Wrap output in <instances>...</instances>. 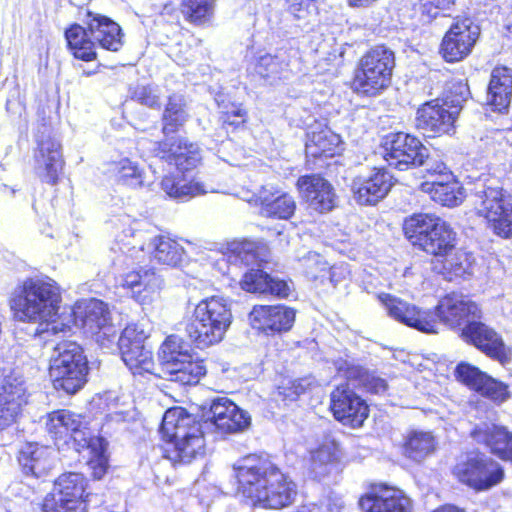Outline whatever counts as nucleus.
I'll list each match as a JSON object with an SVG mask.
<instances>
[{
	"label": "nucleus",
	"mask_w": 512,
	"mask_h": 512,
	"mask_svg": "<svg viewBox=\"0 0 512 512\" xmlns=\"http://www.w3.org/2000/svg\"><path fill=\"white\" fill-rule=\"evenodd\" d=\"M62 301L61 287L54 279L27 277L17 284L8 305L16 320L37 324L33 336L46 343L71 330L68 322L59 319Z\"/></svg>",
	"instance_id": "f257e3e1"
},
{
	"label": "nucleus",
	"mask_w": 512,
	"mask_h": 512,
	"mask_svg": "<svg viewBox=\"0 0 512 512\" xmlns=\"http://www.w3.org/2000/svg\"><path fill=\"white\" fill-rule=\"evenodd\" d=\"M236 492L253 508L281 510L291 506L296 484L264 454L251 453L234 465Z\"/></svg>",
	"instance_id": "f03ea898"
},
{
	"label": "nucleus",
	"mask_w": 512,
	"mask_h": 512,
	"mask_svg": "<svg viewBox=\"0 0 512 512\" xmlns=\"http://www.w3.org/2000/svg\"><path fill=\"white\" fill-rule=\"evenodd\" d=\"M377 299L390 317L424 333H438L440 323L452 330H461L468 322L482 317L479 304L459 291L444 294L432 309L427 310L389 293H380Z\"/></svg>",
	"instance_id": "7ed1b4c3"
},
{
	"label": "nucleus",
	"mask_w": 512,
	"mask_h": 512,
	"mask_svg": "<svg viewBox=\"0 0 512 512\" xmlns=\"http://www.w3.org/2000/svg\"><path fill=\"white\" fill-rule=\"evenodd\" d=\"M160 432L163 456L173 464H188L205 455L206 440L201 421L185 408L174 406L167 409Z\"/></svg>",
	"instance_id": "20e7f679"
},
{
	"label": "nucleus",
	"mask_w": 512,
	"mask_h": 512,
	"mask_svg": "<svg viewBox=\"0 0 512 512\" xmlns=\"http://www.w3.org/2000/svg\"><path fill=\"white\" fill-rule=\"evenodd\" d=\"M470 96L467 79L446 82L443 95L421 103L415 113V127L430 137L455 132L456 121Z\"/></svg>",
	"instance_id": "39448f33"
},
{
	"label": "nucleus",
	"mask_w": 512,
	"mask_h": 512,
	"mask_svg": "<svg viewBox=\"0 0 512 512\" xmlns=\"http://www.w3.org/2000/svg\"><path fill=\"white\" fill-rule=\"evenodd\" d=\"M395 68V52L384 43L375 44L355 62L349 88L361 98L377 97L391 86Z\"/></svg>",
	"instance_id": "423d86ee"
},
{
	"label": "nucleus",
	"mask_w": 512,
	"mask_h": 512,
	"mask_svg": "<svg viewBox=\"0 0 512 512\" xmlns=\"http://www.w3.org/2000/svg\"><path fill=\"white\" fill-rule=\"evenodd\" d=\"M232 311L221 297L210 296L200 300L185 323V333L199 349L220 343L232 323Z\"/></svg>",
	"instance_id": "0eeeda50"
},
{
	"label": "nucleus",
	"mask_w": 512,
	"mask_h": 512,
	"mask_svg": "<svg viewBox=\"0 0 512 512\" xmlns=\"http://www.w3.org/2000/svg\"><path fill=\"white\" fill-rule=\"evenodd\" d=\"M57 354L49 365L53 387L69 395L77 393L87 382L89 361L84 348L76 341H62L54 348Z\"/></svg>",
	"instance_id": "6e6552de"
},
{
	"label": "nucleus",
	"mask_w": 512,
	"mask_h": 512,
	"mask_svg": "<svg viewBox=\"0 0 512 512\" xmlns=\"http://www.w3.org/2000/svg\"><path fill=\"white\" fill-rule=\"evenodd\" d=\"M450 472L457 483L474 492L488 491L505 479L504 467L478 449L461 453Z\"/></svg>",
	"instance_id": "1a4fd4ad"
},
{
	"label": "nucleus",
	"mask_w": 512,
	"mask_h": 512,
	"mask_svg": "<svg viewBox=\"0 0 512 512\" xmlns=\"http://www.w3.org/2000/svg\"><path fill=\"white\" fill-rule=\"evenodd\" d=\"M90 496L89 481L85 476L64 472L53 481L39 507L41 512H87Z\"/></svg>",
	"instance_id": "9d476101"
},
{
	"label": "nucleus",
	"mask_w": 512,
	"mask_h": 512,
	"mask_svg": "<svg viewBox=\"0 0 512 512\" xmlns=\"http://www.w3.org/2000/svg\"><path fill=\"white\" fill-rule=\"evenodd\" d=\"M73 317L74 324L83 334L101 346L112 343L117 336L109 305L103 300L89 298L78 303L74 308Z\"/></svg>",
	"instance_id": "9b49d317"
},
{
	"label": "nucleus",
	"mask_w": 512,
	"mask_h": 512,
	"mask_svg": "<svg viewBox=\"0 0 512 512\" xmlns=\"http://www.w3.org/2000/svg\"><path fill=\"white\" fill-rule=\"evenodd\" d=\"M381 148L388 165L400 171L421 167L428 157L422 141L416 135L403 131L386 134Z\"/></svg>",
	"instance_id": "f8f14e48"
},
{
	"label": "nucleus",
	"mask_w": 512,
	"mask_h": 512,
	"mask_svg": "<svg viewBox=\"0 0 512 512\" xmlns=\"http://www.w3.org/2000/svg\"><path fill=\"white\" fill-rule=\"evenodd\" d=\"M162 352L169 365V380L179 385L192 386L199 383L206 375V366L203 359L194 357L188 351L180 350L179 339L168 336L162 344Z\"/></svg>",
	"instance_id": "ddd939ff"
},
{
	"label": "nucleus",
	"mask_w": 512,
	"mask_h": 512,
	"mask_svg": "<svg viewBox=\"0 0 512 512\" xmlns=\"http://www.w3.org/2000/svg\"><path fill=\"white\" fill-rule=\"evenodd\" d=\"M146 338L147 334L139 324L130 323L118 339L121 359L133 375H156L153 353L144 345Z\"/></svg>",
	"instance_id": "4468645a"
},
{
	"label": "nucleus",
	"mask_w": 512,
	"mask_h": 512,
	"mask_svg": "<svg viewBox=\"0 0 512 512\" xmlns=\"http://www.w3.org/2000/svg\"><path fill=\"white\" fill-rule=\"evenodd\" d=\"M28 396L22 376L13 369L0 368V431L19 422Z\"/></svg>",
	"instance_id": "2eb2a0df"
},
{
	"label": "nucleus",
	"mask_w": 512,
	"mask_h": 512,
	"mask_svg": "<svg viewBox=\"0 0 512 512\" xmlns=\"http://www.w3.org/2000/svg\"><path fill=\"white\" fill-rule=\"evenodd\" d=\"M477 214L486 220L487 226L502 238L512 237V200L500 187H487L480 196Z\"/></svg>",
	"instance_id": "dca6fc26"
},
{
	"label": "nucleus",
	"mask_w": 512,
	"mask_h": 512,
	"mask_svg": "<svg viewBox=\"0 0 512 512\" xmlns=\"http://www.w3.org/2000/svg\"><path fill=\"white\" fill-rule=\"evenodd\" d=\"M480 36V28L469 17L456 18L445 32L439 54L446 63H457L466 59Z\"/></svg>",
	"instance_id": "f3484780"
},
{
	"label": "nucleus",
	"mask_w": 512,
	"mask_h": 512,
	"mask_svg": "<svg viewBox=\"0 0 512 512\" xmlns=\"http://www.w3.org/2000/svg\"><path fill=\"white\" fill-rule=\"evenodd\" d=\"M329 410L337 422L352 429L361 428L370 415L367 401L347 385L331 391Z\"/></svg>",
	"instance_id": "a211bd4d"
},
{
	"label": "nucleus",
	"mask_w": 512,
	"mask_h": 512,
	"mask_svg": "<svg viewBox=\"0 0 512 512\" xmlns=\"http://www.w3.org/2000/svg\"><path fill=\"white\" fill-rule=\"evenodd\" d=\"M153 152L155 157L173 166L183 176L191 173L202 162L198 144L184 137L161 139L155 143Z\"/></svg>",
	"instance_id": "6ab92c4d"
},
{
	"label": "nucleus",
	"mask_w": 512,
	"mask_h": 512,
	"mask_svg": "<svg viewBox=\"0 0 512 512\" xmlns=\"http://www.w3.org/2000/svg\"><path fill=\"white\" fill-rule=\"evenodd\" d=\"M460 337L502 365L511 361V350L505 344L502 335L480 319H475L463 326Z\"/></svg>",
	"instance_id": "aec40b11"
},
{
	"label": "nucleus",
	"mask_w": 512,
	"mask_h": 512,
	"mask_svg": "<svg viewBox=\"0 0 512 512\" xmlns=\"http://www.w3.org/2000/svg\"><path fill=\"white\" fill-rule=\"evenodd\" d=\"M362 512H412L413 502L406 493L386 483H371L359 497Z\"/></svg>",
	"instance_id": "412c9836"
},
{
	"label": "nucleus",
	"mask_w": 512,
	"mask_h": 512,
	"mask_svg": "<svg viewBox=\"0 0 512 512\" xmlns=\"http://www.w3.org/2000/svg\"><path fill=\"white\" fill-rule=\"evenodd\" d=\"M454 376L459 383L469 390L496 404H501L510 397L508 384L491 377L470 363H458L454 370Z\"/></svg>",
	"instance_id": "4be33fe9"
},
{
	"label": "nucleus",
	"mask_w": 512,
	"mask_h": 512,
	"mask_svg": "<svg viewBox=\"0 0 512 512\" xmlns=\"http://www.w3.org/2000/svg\"><path fill=\"white\" fill-rule=\"evenodd\" d=\"M33 159L42 182L55 186L61 181L65 159L62 145L53 135L41 134L36 138Z\"/></svg>",
	"instance_id": "5701e85b"
},
{
	"label": "nucleus",
	"mask_w": 512,
	"mask_h": 512,
	"mask_svg": "<svg viewBox=\"0 0 512 512\" xmlns=\"http://www.w3.org/2000/svg\"><path fill=\"white\" fill-rule=\"evenodd\" d=\"M78 18L86 26L96 44L102 49L118 52L123 47V30L112 18L92 11L87 7H79Z\"/></svg>",
	"instance_id": "b1692460"
},
{
	"label": "nucleus",
	"mask_w": 512,
	"mask_h": 512,
	"mask_svg": "<svg viewBox=\"0 0 512 512\" xmlns=\"http://www.w3.org/2000/svg\"><path fill=\"white\" fill-rule=\"evenodd\" d=\"M302 200L318 213H327L336 207L337 196L333 185L320 173L301 175L296 181Z\"/></svg>",
	"instance_id": "393cba45"
},
{
	"label": "nucleus",
	"mask_w": 512,
	"mask_h": 512,
	"mask_svg": "<svg viewBox=\"0 0 512 512\" xmlns=\"http://www.w3.org/2000/svg\"><path fill=\"white\" fill-rule=\"evenodd\" d=\"M249 319L254 329L266 335L281 334L293 327L296 310L283 304L254 305Z\"/></svg>",
	"instance_id": "a878e982"
},
{
	"label": "nucleus",
	"mask_w": 512,
	"mask_h": 512,
	"mask_svg": "<svg viewBox=\"0 0 512 512\" xmlns=\"http://www.w3.org/2000/svg\"><path fill=\"white\" fill-rule=\"evenodd\" d=\"M476 257L465 248H449L446 253L431 259V269L446 281L468 279L473 275Z\"/></svg>",
	"instance_id": "bb28decb"
},
{
	"label": "nucleus",
	"mask_w": 512,
	"mask_h": 512,
	"mask_svg": "<svg viewBox=\"0 0 512 512\" xmlns=\"http://www.w3.org/2000/svg\"><path fill=\"white\" fill-rule=\"evenodd\" d=\"M476 257L465 248H449L446 253L431 259V269L446 281L468 279L473 275Z\"/></svg>",
	"instance_id": "cd10ccee"
},
{
	"label": "nucleus",
	"mask_w": 512,
	"mask_h": 512,
	"mask_svg": "<svg viewBox=\"0 0 512 512\" xmlns=\"http://www.w3.org/2000/svg\"><path fill=\"white\" fill-rule=\"evenodd\" d=\"M209 420L216 431L224 435L242 432L251 422L249 414L227 397H218L211 402Z\"/></svg>",
	"instance_id": "c85d7f7f"
},
{
	"label": "nucleus",
	"mask_w": 512,
	"mask_h": 512,
	"mask_svg": "<svg viewBox=\"0 0 512 512\" xmlns=\"http://www.w3.org/2000/svg\"><path fill=\"white\" fill-rule=\"evenodd\" d=\"M304 151L307 160L329 159L341 155V136L323 124L312 126L306 133Z\"/></svg>",
	"instance_id": "c756f323"
},
{
	"label": "nucleus",
	"mask_w": 512,
	"mask_h": 512,
	"mask_svg": "<svg viewBox=\"0 0 512 512\" xmlns=\"http://www.w3.org/2000/svg\"><path fill=\"white\" fill-rule=\"evenodd\" d=\"M262 216L277 220H289L296 211L297 204L293 196L278 188L262 186L252 199Z\"/></svg>",
	"instance_id": "7c9ffc66"
},
{
	"label": "nucleus",
	"mask_w": 512,
	"mask_h": 512,
	"mask_svg": "<svg viewBox=\"0 0 512 512\" xmlns=\"http://www.w3.org/2000/svg\"><path fill=\"white\" fill-rule=\"evenodd\" d=\"M83 416L68 409H56L46 415L45 428L55 445H69L82 433Z\"/></svg>",
	"instance_id": "2f4dec72"
},
{
	"label": "nucleus",
	"mask_w": 512,
	"mask_h": 512,
	"mask_svg": "<svg viewBox=\"0 0 512 512\" xmlns=\"http://www.w3.org/2000/svg\"><path fill=\"white\" fill-rule=\"evenodd\" d=\"M16 461L21 473L34 479L48 476L53 469L49 448L34 442H27L18 449Z\"/></svg>",
	"instance_id": "473e14b6"
},
{
	"label": "nucleus",
	"mask_w": 512,
	"mask_h": 512,
	"mask_svg": "<svg viewBox=\"0 0 512 512\" xmlns=\"http://www.w3.org/2000/svg\"><path fill=\"white\" fill-rule=\"evenodd\" d=\"M471 437L488 448L491 455L512 465V431L502 425L474 427Z\"/></svg>",
	"instance_id": "72a5a7b5"
},
{
	"label": "nucleus",
	"mask_w": 512,
	"mask_h": 512,
	"mask_svg": "<svg viewBox=\"0 0 512 512\" xmlns=\"http://www.w3.org/2000/svg\"><path fill=\"white\" fill-rule=\"evenodd\" d=\"M241 288L252 294L269 295L277 299H287L291 287L286 280L272 277L262 269H249L240 280Z\"/></svg>",
	"instance_id": "f704fd0d"
},
{
	"label": "nucleus",
	"mask_w": 512,
	"mask_h": 512,
	"mask_svg": "<svg viewBox=\"0 0 512 512\" xmlns=\"http://www.w3.org/2000/svg\"><path fill=\"white\" fill-rule=\"evenodd\" d=\"M512 98V69L505 65L495 66L487 87V102L492 110L507 112Z\"/></svg>",
	"instance_id": "c9c22d12"
},
{
	"label": "nucleus",
	"mask_w": 512,
	"mask_h": 512,
	"mask_svg": "<svg viewBox=\"0 0 512 512\" xmlns=\"http://www.w3.org/2000/svg\"><path fill=\"white\" fill-rule=\"evenodd\" d=\"M392 185V175L384 168L376 169L353 189V196L359 205H374L388 194Z\"/></svg>",
	"instance_id": "e433bc0d"
},
{
	"label": "nucleus",
	"mask_w": 512,
	"mask_h": 512,
	"mask_svg": "<svg viewBox=\"0 0 512 512\" xmlns=\"http://www.w3.org/2000/svg\"><path fill=\"white\" fill-rule=\"evenodd\" d=\"M401 454L415 463H422L438 449V441L431 431L413 429L407 432L401 445Z\"/></svg>",
	"instance_id": "4c0bfd02"
},
{
	"label": "nucleus",
	"mask_w": 512,
	"mask_h": 512,
	"mask_svg": "<svg viewBox=\"0 0 512 512\" xmlns=\"http://www.w3.org/2000/svg\"><path fill=\"white\" fill-rule=\"evenodd\" d=\"M64 37L66 47L73 58L83 62L97 60V44L83 23L69 24L64 31Z\"/></svg>",
	"instance_id": "58836bf2"
},
{
	"label": "nucleus",
	"mask_w": 512,
	"mask_h": 512,
	"mask_svg": "<svg viewBox=\"0 0 512 512\" xmlns=\"http://www.w3.org/2000/svg\"><path fill=\"white\" fill-rule=\"evenodd\" d=\"M420 190L442 207L454 208L465 199V189L458 178L447 182H422Z\"/></svg>",
	"instance_id": "ea45409f"
},
{
	"label": "nucleus",
	"mask_w": 512,
	"mask_h": 512,
	"mask_svg": "<svg viewBox=\"0 0 512 512\" xmlns=\"http://www.w3.org/2000/svg\"><path fill=\"white\" fill-rule=\"evenodd\" d=\"M435 213L416 212L404 218L402 231L410 244L418 249L441 221Z\"/></svg>",
	"instance_id": "a19ab883"
},
{
	"label": "nucleus",
	"mask_w": 512,
	"mask_h": 512,
	"mask_svg": "<svg viewBox=\"0 0 512 512\" xmlns=\"http://www.w3.org/2000/svg\"><path fill=\"white\" fill-rule=\"evenodd\" d=\"M435 213L416 212L404 218L402 231L410 244L418 249L441 221Z\"/></svg>",
	"instance_id": "79ce46f5"
},
{
	"label": "nucleus",
	"mask_w": 512,
	"mask_h": 512,
	"mask_svg": "<svg viewBox=\"0 0 512 512\" xmlns=\"http://www.w3.org/2000/svg\"><path fill=\"white\" fill-rule=\"evenodd\" d=\"M189 119L188 104L184 95H168L161 116V132L164 136L179 132Z\"/></svg>",
	"instance_id": "37998d69"
},
{
	"label": "nucleus",
	"mask_w": 512,
	"mask_h": 512,
	"mask_svg": "<svg viewBox=\"0 0 512 512\" xmlns=\"http://www.w3.org/2000/svg\"><path fill=\"white\" fill-rule=\"evenodd\" d=\"M455 245H457V233L450 223L442 218L418 250L434 259L437 255L446 253L449 248H455Z\"/></svg>",
	"instance_id": "c03bdc74"
},
{
	"label": "nucleus",
	"mask_w": 512,
	"mask_h": 512,
	"mask_svg": "<svg viewBox=\"0 0 512 512\" xmlns=\"http://www.w3.org/2000/svg\"><path fill=\"white\" fill-rule=\"evenodd\" d=\"M248 122L249 112L243 103L224 100L218 102V123L226 134L243 131Z\"/></svg>",
	"instance_id": "a18cd8bd"
},
{
	"label": "nucleus",
	"mask_w": 512,
	"mask_h": 512,
	"mask_svg": "<svg viewBox=\"0 0 512 512\" xmlns=\"http://www.w3.org/2000/svg\"><path fill=\"white\" fill-rule=\"evenodd\" d=\"M217 0H181L179 10L184 20L194 27L211 25Z\"/></svg>",
	"instance_id": "49530a36"
},
{
	"label": "nucleus",
	"mask_w": 512,
	"mask_h": 512,
	"mask_svg": "<svg viewBox=\"0 0 512 512\" xmlns=\"http://www.w3.org/2000/svg\"><path fill=\"white\" fill-rule=\"evenodd\" d=\"M108 172L117 184L128 188H138L144 184V170L129 158L110 162Z\"/></svg>",
	"instance_id": "de8ad7c7"
},
{
	"label": "nucleus",
	"mask_w": 512,
	"mask_h": 512,
	"mask_svg": "<svg viewBox=\"0 0 512 512\" xmlns=\"http://www.w3.org/2000/svg\"><path fill=\"white\" fill-rule=\"evenodd\" d=\"M154 273L151 270H133L123 277L121 287L131 292L132 298L141 305L151 302L152 285L149 278Z\"/></svg>",
	"instance_id": "09e8293b"
},
{
	"label": "nucleus",
	"mask_w": 512,
	"mask_h": 512,
	"mask_svg": "<svg viewBox=\"0 0 512 512\" xmlns=\"http://www.w3.org/2000/svg\"><path fill=\"white\" fill-rule=\"evenodd\" d=\"M152 255L161 265L176 267L183 259L185 250L175 239L165 235H158L153 239Z\"/></svg>",
	"instance_id": "8fccbe9b"
},
{
	"label": "nucleus",
	"mask_w": 512,
	"mask_h": 512,
	"mask_svg": "<svg viewBox=\"0 0 512 512\" xmlns=\"http://www.w3.org/2000/svg\"><path fill=\"white\" fill-rule=\"evenodd\" d=\"M202 39L187 28H181L179 39L172 47L171 53L179 65H187L192 62L202 46Z\"/></svg>",
	"instance_id": "3c124183"
},
{
	"label": "nucleus",
	"mask_w": 512,
	"mask_h": 512,
	"mask_svg": "<svg viewBox=\"0 0 512 512\" xmlns=\"http://www.w3.org/2000/svg\"><path fill=\"white\" fill-rule=\"evenodd\" d=\"M108 443L102 436H91L87 440V448L90 451V456L87 460V465L91 470V476L99 480L108 470Z\"/></svg>",
	"instance_id": "603ef678"
},
{
	"label": "nucleus",
	"mask_w": 512,
	"mask_h": 512,
	"mask_svg": "<svg viewBox=\"0 0 512 512\" xmlns=\"http://www.w3.org/2000/svg\"><path fill=\"white\" fill-rule=\"evenodd\" d=\"M288 67V61L281 59L278 55L266 53L254 60L252 72L263 79H276L280 78Z\"/></svg>",
	"instance_id": "864d4df0"
},
{
	"label": "nucleus",
	"mask_w": 512,
	"mask_h": 512,
	"mask_svg": "<svg viewBox=\"0 0 512 512\" xmlns=\"http://www.w3.org/2000/svg\"><path fill=\"white\" fill-rule=\"evenodd\" d=\"M162 189L173 198L193 197L204 193L202 185L194 182H185L175 176H166L161 182Z\"/></svg>",
	"instance_id": "5fc2aeb1"
},
{
	"label": "nucleus",
	"mask_w": 512,
	"mask_h": 512,
	"mask_svg": "<svg viewBox=\"0 0 512 512\" xmlns=\"http://www.w3.org/2000/svg\"><path fill=\"white\" fill-rule=\"evenodd\" d=\"M318 0H285L287 12L298 21L305 23L319 13Z\"/></svg>",
	"instance_id": "6e6d98bb"
},
{
	"label": "nucleus",
	"mask_w": 512,
	"mask_h": 512,
	"mask_svg": "<svg viewBox=\"0 0 512 512\" xmlns=\"http://www.w3.org/2000/svg\"><path fill=\"white\" fill-rule=\"evenodd\" d=\"M454 0H413V10L431 21L454 6Z\"/></svg>",
	"instance_id": "4d7b16f0"
},
{
	"label": "nucleus",
	"mask_w": 512,
	"mask_h": 512,
	"mask_svg": "<svg viewBox=\"0 0 512 512\" xmlns=\"http://www.w3.org/2000/svg\"><path fill=\"white\" fill-rule=\"evenodd\" d=\"M229 260L245 266L253 264L257 259L255 247L249 241L234 242L227 248Z\"/></svg>",
	"instance_id": "13d9d810"
},
{
	"label": "nucleus",
	"mask_w": 512,
	"mask_h": 512,
	"mask_svg": "<svg viewBox=\"0 0 512 512\" xmlns=\"http://www.w3.org/2000/svg\"><path fill=\"white\" fill-rule=\"evenodd\" d=\"M367 369L361 365L350 364L343 362L337 367V374L342 377L345 382L341 385H347V387L360 389L364 377L367 373Z\"/></svg>",
	"instance_id": "bf43d9fd"
},
{
	"label": "nucleus",
	"mask_w": 512,
	"mask_h": 512,
	"mask_svg": "<svg viewBox=\"0 0 512 512\" xmlns=\"http://www.w3.org/2000/svg\"><path fill=\"white\" fill-rule=\"evenodd\" d=\"M131 98L150 109L159 110L161 108V98L150 85L137 86L133 90Z\"/></svg>",
	"instance_id": "052dcab7"
},
{
	"label": "nucleus",
	"mask_w": 512,
	"mask_h": 512,
	"mask_svg": "<svg viewBox=\"0 0 512 512\" xmlns=\"http://www.w3.org/2000/svg\"><path fill=\"white\" fill-rule=\"evenodd\" d=\"M305 386L302 379L288 380L277 387V394L283 401H296L305 393Z\"/></svg>",
	"instance_id": "680f3d73"
},
{
	"label": "nucleus",
	"mask_w": 512,
	"mask_h": 512,
	"mask_svg": "<svg viewBox=\"0 0 512 512\" xmlns=\"http://www.w3.org/2000/svg\"><path fill=\"white\" fill-rule=\"evenodd\" d=\"M388 382L386 379L376 375L374 372L367 371L360 390L367 394L383 395L388 390Z\"/></svg>",
	"instance_id": "e2e57ef3"
},
{
	"label": "nucleus",
	"mask_w": 512,
	"mask_h": 512,
	"mask_svg": "<svg viewBox=\"0 0 512 512\" xmlns=\"http://www.w3.org/2000/svg\"><path fill=\"white\" fill-rule=\"evenodd\" d=\"M431 180L426 182H447L457 178L453 171L442 161L435 162L426 170Z\"/></svg>",
	"instance_id": "0e129e2a"
},
{
	"label": "nucleus",
	"mask_w": 512,
	"mask_h": 512,
	"mask_svg": "<svg viewBox=\"0 0 512 512\" xmlns=\"http://www.w3.org/2000/svg\"><path fill=\"white\" fill-rule=\"evenodd\" d=\"M338 461L337 455L327 446L318 447L311 456L312 466L314 468L327 466Z\"/></svg>",
	"instance_id": "69168bd1"
},
{
	"label": "nucleus",
	"mask_w": 512,
	"mask_h": 512,
	"mask_svg": "<svg viewBox=\"0 0 512 512\" xmlns=\"http://www.w3.org/2000/svg\"><path fill=\"white\" fill-rule=\"evenodd\" d=\"M431 512H465V510L453 505H442Z\"/></svg>",
	"instance_id": "338daca9"
},
{
	"label": "nucleus",
	"mask_w": 512,
	"mask_h": 512,
	"mask_svg": "<svg viewBox=\"0 0 512 512\" xmlns=\"http://www.w3.org/2000/svg\"><path fill=\"white\" fill-rule=\"evenodd\" d=\"M505 35L508 39H511L512 40V16H511V19L510 21L508 22V24L506 25L505 27Z\"/></svg>",
	"instance_id": "774afa93"
}]
</instances>
